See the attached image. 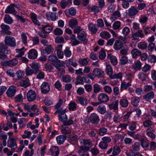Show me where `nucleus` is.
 Listing matches in <instances>:
<instances>
[{
	"label": "nucleus",
	"instance_id": "nucleus-5",
	"mask_svg": "<svg viewBox=\"0 0 156 156\" xmlns=\"http://www.w3.org/2000/svg\"><path fill=\"white\" fill-rule=\"evenodd\" d=\"M27 99L29 102L34 100L36 97V94L35 91L32 90H30L27 93Z\"/></svg>",
	"mask_w": 156,
	"mask_h": 156
},
{
	"label": "nucleus",
	"instance_id": "nucleus-25",
	"mask_svg": "<svg viewBox=\"0 0 156 156\" xmlns=\"http://www.w3.org/2000/svg\"><path fill=\"white\" fill-rule=\"evenodd\" d=\"M50 151L51 152L52 155L53 156H58L59 154V149L55 146L51 147Z\"/></svg>",
	"mask_w": 156,
	"mask_h": 156
},
{
	"label": "nucleus",
	"instance_id": "nucleus-29",
	"mask_svg": "<svg viewBox=\"0 0 156 156\" xmlns=\"http://www.w3.org/2000/svg\"><path fill=\"white\" fill-rule=\"evenodd\" d=\"M69 39L72 41V45H76L80 43V41L76 39L75 35L73 34H70Z\"/></svg>",
	"mask_w": 156,
	"mask_h": 156
},
{
	"label": "nucleus",
	"instance_id": "nucleus-58",
	"mask_svg": "<svg viewBox=\"0 0 156 156\" xmlns=\"http://www.w3.org/2000/svg\"><path fill=\"white\" fill-rule=\"evenodd\" d=\"M122 77V74L121 73H118L115 74L113 75L112 74L110 76L111 79H118L121 80Z\"/></svg>",
	"mask_w": 156,
	"mask_h": 156
},
{
	"label": "nucleus",
	"instance_id": "nucleus-23",
	"mask_svg": "<svg viewBox=\"0 0 156 156\" xmlns=\"http://www.w3.org/2000/svg\"><path fill=\"white\" fill-rule=\"evenodd\" d=\"M108 59H109L112 64L116 65L118 63V60L115 56L111 54H108L107 56Z\"/></svg>",
	"mask_w": 156,
	"mask_h": 156
},
{
	"label": "nucleus",
	"instance_id": "nucleus-43",
	"mask_svg": "<svg viewBox=\"0 0 156 156\" xmlns=\"http://www.w3.org/2000/svg\"><path fill=\"white\" fill-rule=\"evenodd\" d=\"M119 102L118 100L115 101L112 104L108 105L109 108L110 109H114L116 110L118 108V105Z\"/></svg>",
	"mask_w": 156,
	"mask_h": 156
},
{
	"label": "nucleus",
	"instance_id": "nucleus-26",
	"mask_svg": "<svg viewBox=\"0 0 156 156\" xmlns=\"http://www.w3.org/2000/svg\"><path fill=\"white\" fill-rule=\"evenodd\" d=\"M29 66L33 69L34 74H37L39 72V65L38 63H32Z\"/></svg>",
	"mask_w": 156,
	"mask_h": 156
},
{
	"label": "nucleus",
	"instance_id": "nucleus-21",
	"mask_svg": "<svg viewBox=\"0 0 156 156\" xmlns=\"http://www.w3.org/2000/svg\"><path fill=\"white\" fill-rule=\"evenodd\" d=\"M154 96V92L152 91L149 92L147 94L143 96V98L147 101H150L151 100L153 99Z\"/></svg>",
	"mask_w": 156,
	"mask_h": 156
},
{
	"label": "nucleus",
	"instance_id": "nucleus-38",
	"mask_svg": "<svg viewBox=\"0 0 156 156\" xmlns=\"http://www.w3.org/2000/svg\"><path fill=\"white\" fill-rule=\"evenodd\" d=\"M77 105L74 102H70L69 104L68 109L70 111L75 110L77 108Z\"/></svg>",
	"mask_w": 156,
	"mask_h": 156
},
{
	"label": "nucleus",
	"instance_id": "nucleus-22",
	"mask_svg": "<svg viewBox=\"0 0 156 156\" xmlns=\"http://www.w3.org/2000/svg\"><path fill=\"white\" fill-rule=\"evenodd\" d=\"M142 66V63L139 60H136L135 61L134 64L132 67V69L136 71L140 70Z\"/></svg>",
	"mask_w": 156,
	"mask_h": 156
},
{
	"label": "nucleus",
	"instance_id": "nucleus-17",
	"mask_svg": "<svg viewBox=\"0 0 156 156\" xmlns=\"http://www.w3.org/2000/svg\"><path fill=\"white\" fill-rule=\"evenodd\" d=\"M123 46V43L120 40L118 39L115 41L113 47L115 50H119L122 48Z\"/></svg>",
	"mask_w": 156,
	"mask_h": 156
},
{
	"label": "nucleus",
	"instance_id": "nucleus-28",
	"mask_svg": "<svg viewBox=\"0 0 156 156\" xmlns=\"http://www.w3.org/2000/svg\"><path fill=\"white\" fill-rule=\"evenodd\" d=\"M88 28L89 30L92 34H95L98 31V29L97 28V25L90 23L88 25Z\"/></svg>",
	"mask_w": 156,
	"mask_h": 156
},
{
	"label": "nucleus",
	"instance_id": "nucleus-44",
	"mask_svg": "<svg viewBox=\"0 0 156 156\" xmlns=\"http://www.w3.org/2000/svg\"><path fill=\"white\" fill-rule=\"evenodd\" d=\"M48 60L53 62L59 63L60 60L58 59L57 57L53 54H51L48 57Z\"/></svg>",
	"mask_w": 156,
	"mask_h": 156
},
{
	"label": "nucleus",
	"instance_id": "nucleus-53",
	"mask_svg": "<svg viewBox=\"0 0 156 156\" xmlns=\"http://www.w3.org/2000/svg\"><path fill=\"white\" fill-rule=\"evenodd\" d=\"M24 48L23 47L21 49H16V52L18 53V54L16 56V57H21L24 54V51H23L24 50Z\"/></svg>",
	"mask_w": 156,
	"mask_h": 156
},
{
	"label": "nucleus",
	"instance_id": "nucleus-31",
	"mask_svg": "<svg viewBox=\"0 0 156 156\" xmlns=\"http://www.w3.org/2000/svg\"><path fill=\"white\" fill-rule=\"evenodd\" d=\"M66 137L64 135H60L56 137L57 144L59 145L62 144L66 139Z\"/></svg>",
	"mask_w": 156,
	"mask_h": 156
},
{
	"label": "nucleus",
	"instance_id": "nucleus-39",
	"mask_svg": "<svg viewBox=\"0 0 156 156\" xmlns=\"http://www.w3.org/2000/svg\"><path fill=\"white\" fill-rule=\"evenodd\" d=\"M131 82L130 81L127 83H126V82H124L121 83L120 86V90H122L123 89L126 90L128 87L131 86Z\"/></svg>",
	"mask_w": 156,
	"mask_h": 156
},
{
	"label": "nucleus",
	"instance_id": "nucleus-35",
	"mask_svg": "<svg viewBox=\"0 0 156 156\" xmlns=\"http://www.w3.org/2000/svg\"><path fill=\"white\" fill-rule=\"evenodd\" d=\"M105 72L107 75L110 76L113 73V69L111 66L109 64H107L106 66Z\"/></svg>",
	"mask_w": 156,
	"mask_h": 156
},
{
	"label": "nucleus",
	"instance_id": "nucleus-49",
	"mask_svg": "<svg viewBox=\"0 0 156 156\" xmlns=\"http://www.w3.org/2000/svg\"><path fill=\"white\" fill-rule=\"evenodd\" d=\"M128 124L129 128L130 130L133 131L136 129L137 123L136 122H132L130 123L129 122Z\"/></svg>",
	"mask_w": 156,
	"mask_h": 156
},
{
	"label": "nucleus",
	"instance_id": "nucleus-3",
	"mask_svg": "<svg viewBox=\"0 0 156 156\" xmlns=\"http://www.w3.org/2000/svg\"><path fill=\"white\" fill-rule=\"evenodd\" d=\"M18 63V61L16 59L13 58L9 61L2 62V65L3 67L8 66L12 67L16 66Z\"/></svg>",
	"mask_w": 156,
	"mask_h": 156
},
{
	"label": "nucleus",
	"instance_id": "nucleus-15",
	"mask_svg": "<svg viewBox=\"0 0 156 156\" xmlns=\"http://www.w3.org/2000/svg\"><path fill=\"white\" fill-rule=\"evenodd\" d=\"M38 55L37 51L34 49H32L30 50L28 53V58L32 59L36 58Z\"/></svg>",
	"mask_w": 156,
	"mask_h": 156
},
{
	"label": "nucleus",
	"instance_id": "nucleus-20",
	"mask_svg": "<svg viewBox=\"0 0 156 156\" xmlns=\"http://www.w3.org/2000/svg\"><path fill=\"white\" fill-rule=\"evenodd\" d=\"M147 135L149 137L152 139H154L155 137V135L153 133L154 130L152 127H149L147 128L146 131Z\"/></svg>",
	"mask_w": 156,
	"mask_h": 156
},
{
	"label": "nucleus",
	"instance_id": "nucleus-60",
	"mask_svg": "<svg viewBox=\"0 0 156 156\" xmlns=\"http://www.w3.org/2000/svg\"><path fill=\"white\" fill-rule=\"evenodd\" d=\"M100 35L102 38L105 39H108L111 37L110 34L108 32L105 31L101 32L100 33Z\"/></svg>",
	"mask_w": 156,
	"mask_h": 156
},
{
	"label": "nucleus",
	"instance_id": "nucleus-51",
	"mask_svg": "<svg viewBox=\"0 0 156 156\" xmlns=\"http://www.w3.org/2000/svg\"><path fill=\"white\" fill-rule=\"evenodd\" d=\"M140 144L139 143L135 142L132 146V150L133 151H138L140 149Z\"/></svg>",
	"mask_w": 156,
	"mask_h": 156
},
{
	"label": "nucleus",
	"instance_id": "nucleus-33",
	"mask_svg": "<svg viewBox=\"0 0 156 156\" xmlns=\"http://www.w3.org/2000/svg\"><path fill=\"white\" fill-rule=\"evenodd\" d=\"M89 59L88 58H85L83 59H79V62L80 66H86L88 63Z\"/></svg>",
	"mask_w": 156,
	"mask_h": 156
},
{
	"label": "nucleus",
	"instance_id": "nucleus-4",
	"mask_svg": "<svg viewBox=\"0 0 156 156\" xmlns=\"http://www.w3.org/2000/svg\"><path fill=\"white\" fill-rule=\"evenodd\" d=\"M98 99L100 103L102 104L108 102L109 100V98L106 94L101 93L98 95Z\"/></svg>",
	"mask_w": 156,
	"mask_h": 156
},
{
	"label": "nucleus",
	"instance_id": "nucleus-16",
	"mask_svg": "<svg viewBox=\"0 0 156 156\" xmlns=\"http://www.w3.org/2000/svg\"><path fill=\"white\" fill-rule=\"evenodd\" d=\"M144 36V34L142 30H140L136 32L135 33L133 34L132 35V37L133 40H138L139 37L142 38Z\"/></svg>",
	"mask_w": 156,
	"mask_h": 156
},
{
	"label": "nucleus",
	"instance_id": "nucleus-54",
	"mask_svg": "<svg viewBox=\"0 0 156 156\" xmlns=\"http://www.w3.org/2000/svg\"><path fill=\"white\" fill-rule=\"evenodd\" d=\"M128 126V123H120L117 127V131H121L123 129H126L127 126Z\"/></svg>",
	"mask_w": 156,
	"mask_h": 156
},
{
	"label": "nucleus",
	"instance_id": "nucleus-46",
	"mask_svg": "<svg viewBox=\"0 0 156 156\" xmlns=\"http://www.w3.org/2000/svg\"><path fill=\"white\" fill-rule=\"evenodd\" d=\"M132 112H129L125 115L123 117V121L124 122L128 123L130 120L129 117L131 114Z\"/></svg>",
	"mask_w": 156,
	"mask_h": 156
},
{
	"label": "nucleus",
	"instance_id": "nucleus-8",
	"mask_svg": "<svg viewBox=\"0 0 156 156\" xmlns=\"http://www.w3.org/2000/svg\"><path fill=\"white\" fill-rule=\"evenodd\" d=\"M0 27L2 30L0 31V34H7L8 35L10 34L11 32L9 31L10 28L8 25L2 24L0 26Z\"/></svg>",
	"mask_w": 156,
	"mask_h": 156
},
{
	"label": "nucleus",
	"instance_id": "nucleus-52",
	"mask_svg": "<svg viewBox=\"0 0 156 156\" xmlns=\"http://www.w3.org/2000/svg\"><path fill=\"white\" fill-rule=\"evenodd\" d=\"M44 102L45 104L47 106H50L53 104V99H51L48 97L45 98Z\"/></svg>",
	"mask_w": 156,
	"mask_h": 156
},
{
	"label": "nucleus",
	"instance_id": "nucleus-12",
	"mask_svg": "<svg viewBox=\"0 0 156 156\" xmlns=\"http://www.w3.org/2000/svg\"><path fill=\"white\" fill-rule=\"evenodd\" d=\"M20 84L21 86L24 88L27 87L31 85L30 80L27 77L24 78L21 80L20 82Z\"/></svg>",
	"mask_w": 156,
	"mask_h": 156
},
{
	"label": "nucleus",
	"instance_id": "nucleus-6",
	"mask_svg": "<svg viewBox=\"0 0 156 156\" xmlns=\"http://www.w3.org/2000/svg\"><path fill=\"white\" fill-rule=\"evenodd\" d=\"M41 92L43 94L48 93L50 90L49 84L47 82H44L41 86Z\"/></svg>",
	"mask_w": 156,
	"mask_h": 156
},
{
	"label": "nucleus",
	"instance_id": "nucleus-62",
	"mask_svg": "<svg viewBox=\"0 0 156 156\" xmlns=\"http://www.w3.org/2000/svg\"><path fill=\"white\" fill-rule=\"evenodd\" d=\"M121 22L118 21H115L113 24L112 27L114 30L119 29L120 27Z\"/></svg>",
	"mask_w": 156,
	"mask_h": 156
},
{
	"label": "nucleus",
	"instance_id": "nucleus-19",
	"mask_svg": "<svg viewBox=\"0 0 156 156\" xmlns=\"http://www.w3.org/2000/svg\"><path fill=\"white\" fill-rule=\"evenodd\" d=\"M66 112V110H63L62 112L60 113V115H59L58 120L63 123L67 121L68 119L67 116L65 114Z\"/></svg>",
	"mask_w": 156,
	"mask_h": 156
},
{
	"label": "nucleus",
	"instance_id": "nucleus-32",
	"mask_svg": "<svg viewBox=\"0 0 156 156\" xmlns=\"http://www.w3.org/2000/svg\"><path fill=\"white\" fill-rule=\"evenodd\" d=\"M86 149L84 147L81 146L80 148V150L78 151V153L81 156H89L88 152L85 151Z\"/></svg>",
	"mask_w": 156,
	"mask_h": 156
},
{
	"label": "nucleus",
	"instance_id": "nucleus-34",
	"mask_svg": "<svg viewBox=\"0 0 156 156\" xmlns=\"http://www.w3.org/2000/svg\"><path fill=\"white\" fill-rule=\"evenodd\" d=\"M140 100V98L138 97H134L132 98L131 104L134 107H136L139 105Z\"/></svg>",
	"mask_w": 156,
	"mask_h": 156
},
{
	"label": "nucleus",
	"instance_id": "nucleus-55",
	"mask_svg": "<svg viewBox=\"0 0 156 156\" xmlns=\"http://www.w3.org/2000/svg\"><path fill=\"white\" fill-rule=\"evenodd\" d=\"M120 64L124 65L127 64L128 62V58L126 56H122L120 59Z\"/></svg>",
	"mask_w": 156,
	"mask_h": 156
},
{
	"label": "nucleus",
	"instance_id": "nucleus-63",
	"mask_svg": "<svg viewBox=\"0 0 156 156\" xmlns=\"http://www.w3.org/2000/svg\"><path fill=\"white\" fill-rule=\"evenodd\" d=\"M78 136L77 135L70 136L68 139V141L73 144V141H76L78 139Z\"/></svg>",
	"mask_w": 156,
	"mask_h": 156
},
{
	"label": "nucleus",
	"instance_id": "nucleus-50",
	"mask_svg": "<svg viewBox=\"0 0 156 156\" xmlns=\"http://www.w3.org/2000/svg\"><path fill=\"white\" fill-rule=\"evenodd\" d=\"M121 150L118 146L116 145L113 146L112 151L113 154L117 155L119 154Z\"/></svg>",
	"mask_w": 156,
	"mask_h": 156
},
{
	"label": "nucleus",
	"instance_id": "nucleus-40",
	"mask_svg": "<svg viewBox=\"0 0 156 156\" xmlns=\"http://www.w3.org/2000/svg\"><path fill=\"white\" fill-rule=\"evenodd\" d=\"M98 112L101 115H104L106 112L105 107L103 105H99L97 108Z\"/></svg>",
	"mask_w": 156,
	"mask_h": 156
},
{
	"label": "nucleus",
	"instance_id": "nucleus-7",
	"mask_svg": "<svg viewBox=\"0 0 156 156\" xmlns=\"http://www.w3.org/2000/svg\"><path fill=\"white\" fill-rule=\"evenodd\" d=\"M16 91L15 87L13 86H11L7 90L6 94L8 97L12 98L14 96Z\"/></svg>",
	"mask_w": 156,
	"mask_h": 156
},
{
	"label": "nucleus",
	"instance_id": "nucleus-2",
	"mask_svg": "<svg viewBox=\"0 0 156 156\" xmlns=\"http://www.w3.org/2000/svg\"><path fill=\"white\" fill-rule=\"evenodd\" d=\"M5 43L6 45L12 47L16 46V42L15 38L10 36H6L5 37Z\"/></svg>",
	"mask_w": 156,
	"mask_h": 156
},
{
	"label": "nucleus",
	"instance_id": "nucleus-47",
	"mask_svg": "<svg viewBox=\"0 0 156 156\" xmlns=\"http://www.w3.org/2000/svg\"><path fill=\"white\" fill-rule=\"evenodd\" d=\"M10 140L11 141L9 144H8V147L10 148L15 147V148H17V145L16 143L15 139L14 138H12Z\"/></svg>",
	"mask_w": 156,
	"mask_h": 156
},
{
	"label": "nucleus",
	"instance_id": "nucleus-30",
	"mask_svg": "<svg viewBox=\"0 0 156 156\" xmlns=\"http://www.w3.org/2000/svg\"><path fill=\"white\" fill-rule=\"evenodd\" d=\"M54 50V49L52 48L51 45H48L45 48V50L42 49L41 50V54L44 55V53H47L48 54L52 52Z\"/></svg>",
	"mask_w": 156,
	"mask_h": 156
},
{
	"label": "nucleus",
	"instance_id": "nucleus-64",
	"mask_svg": "<svg viewBox=\"0 0 156 156\" xmlns=\"http://www.w3.org/2000/svg\"><path fill=\"white\" fill-rule=\"evenodd\" d=\"M99 147L102 149H106L108 147V144L105 142L101 141L99 144Z\"/></svg>",
	"mask_w": 156,
	"mask_h": 156
},
{
	"label": "nucleus",
	"instance_id": "nucleus-56",
	"mask_svg": "<svg viewBox=\"0 0 156 156\" xmlns=\"http://www.w3.org/2000/svg\"><path fill=\"white\" fill-rule=\"evenodd\" d=\"M25 72L26 75L27 76H30L34 73V72L33 69H31L29 66H27L25 69Z\"/></svg>",
	"mask_w": 156,
	"mask_h": 156
},
{
	"label": "nucleus",
	"instance_id": "nucleus-48",
	"mask_svg": "<svg viewBox=\"0 0 156 156\" xmlns=\"http://www.w3.org/2000/svg\"><path fill=\"white\" fill-rule=\"evenodd\" d=\"M4 20V22L8 24H11L13 22L12 18L9 15H5Z\"/></svg>",
	"mask_w": 156,
	"mask_h": 156
},
{
	"label": "nucleus",
	"instance_id": "nucleus-14",
	"mask_svg": "<svg viewBox=\"0 0 156 156\" xmlns=\"http://www.w3.org/2000/svg\"><path fill=\"white\" fill-rule=\"evenodd\" d=\"M5 13H11L14 15L16 14L17 12L15 10L13 4H12L7 7L5 11Z\"/></svg>",
	"mask_w": 156,
	"mask_h": 156
},
{
	"label": "nucleus",
	"instance_id": "nucleus-18",
	"mask_svg": "<svg viewBox=\"0 0 156 156\" xmlns=\"http://www.w3.org/2000/svg\"><path fill=\"white\" fill-rule=\"evenodd\" d=\"M41 30L44 31L47 34L51 32L52 30V27L47 23L41 25Z\"/></svg>",
	"mask_w": 156,
	"mask_h": 156
},
{
	"label": "nucleus",
	"instance_id": "nucleus-11",
	"mask_svg": "<svg viewBox=\"0 0 156 156\" xmlns=\"http://www.w3.org/2000/svg\"><path fill=\"white\" fill-rule=\"evenodd\" d=\"M93 71L95 77L98 78H101L103 77L105 75L104 72L99 69L94 68Z\"/></svg>",
	"mask_w": 156,
	"mask_h": 156
},
{
	"label": "nucleus",
	"instance_id": "nucleus-57",
	"mask_svg": "<svg viewBox=\"0 0 156 156\" xmlns=\"http://www.w3.org/2000/svg\"><path fill=\"white\" fill-rule=\"evenodd\" d=\"M31 18L33 22L36 25L39 26V23L37 19V16L34 13L31 14Z\"/></svg>",
	"mask_w": 156,
	"mask_h": 156
},
{
	"label": "nucleus",
	"instance_id": "nucleus-42",
	"mask_svg": "<svg viewBox=\"0 0 156 156\" xmlns=\"http://www.w3.org/2000/svg\"><path fill=\"white\" fill-rule=\"evenodd\" d=\"M62 128L61 131L62 133L64 135H67L70 134L72 131L71 129L68 127H63L62 126Z\"/></svg>",
	"mask_w": 156,
	"mask_h": 156
},
{
	"label": "nucleus",
	"instance_id": "nucleus-10",
	"mask_svg": "<svg viewBox=\"0 0 156 156\" xmlns=\"http://www.w3.org/2000/svg\"><path fill=\"white\" fill-rule=\"evenodd\" d=\"M90 120V122L94 124H98L100 120L98 116L95 113H92L91 114Z\"/></svg>",
	"mask_w": 156,
	"mask_h": 156
},
{
	"label": "nucleus",
	"instance_id": "nucleus-27",
	"mask_svg": "<svg viewBox=\"0 0 156 156\" xmlns=\"http://www.w3.org/2000/svg\"><path fill=\"white\" fill-rule=\"evenodd\" d=\"M131 53L133 58H136L141 55V52L138 49L136 48L133 49L131 51Z\"/></svg>",
	"mask_w": 156,
	"mask_h": 156
},
{
	"label": "nucleus",
	"instance_id": "nucleus-1",
	"mask_svg": "<svg viewBox=\"0 0 156 156\" xmlns=\"http://www.w3.org/2000/svg\"><path fill=\"white\" fill-rule=\"evenodd\" d=\"M73 33H77V38L81 41L87 42L88 40L87 38V34L83 29H81L79 26H77L74 29Z\"/></svg>",
	"mask_w": 156,
	"mask_h": 156
},
{
	"label": "nucleus",
	"instance_id": "nucleus-37",
	"mask_svg": "<svg viewBox=\"0 0 156 156\" xmlns=\"http://www.w3.org/2000/svg\"><path fill=\"white\" fill-rule=\"evenodd\" d=\"M83 143L85 146V148L86 150H88L89 149L90 147L92 145V142L89 140H83Z\"/></svg>",
	"mask_w": 156,
	"mask_h": 156
},
{
	"label": "nucleus",
	"instance_id": "nucleus-45",
	"mask_svg": "<svg viewBox=\"0 0 156 156\" xmlns=\"http://www.w3.org/2000/svg\"><path fill=\"white\" fill-rule=\"evenodd\" d=\"M120 16L121 14L120 12L117 10L114 12L111 18V19L112 21H115L117 18L120 17Z\"/></svg>",
	"mask_w": 156,
	"mask_h": 156
},
{
	"label": "nucleus",
	"instance_id": "nucleus-41",
	"mask_svg": "<svg viewBox=\"0 0 156 156\" xmlns=\"http://www.w3.org/2000/svg\"><path fill=\"white\" fill-rule=\"evenodd\" d=\"M119 102L121 106L123 108L127 107L129 104V102L126 99H122L120 100Z\"/></svg>",
	"mask_w": 156,
	"mask_h": 156
},
{
	"label": "nucleus",
	"instance_id": "nucleus-9",
	"mask_svg": "<svg viewBox=\"0 0 156 156\" xmlns=\"http://www.w3.org/2000/svg\"><path fill=\"white\" fill-rule=\"evenodd\" d=\"M139 11L134 6H131L128 10V14L129 16L132 17L135 16L138 13Z\"/></svg>",
	"mask_w": 156,
	"mask_h": 156
},
{
	"label": "nucleus",
	"instance_id": "nucleus-24",
	"mask_svg": "<svg viewBox=\"0 0 156 156\" xmlns=\"http://www.w3.org/2000/svg\"><path fill=\"white\" fill-rule=\"evenodd\" d=\"M78 24V21L76 19L73 18L71 19L68 22L69 26L71 28H75Z\"/></svg>",
	"mask_w": 156,
	"mask_h": 156
},
{
	"label": "nucleus",
	"instance_id": "nucleus-36",
	"mask_svg": "<svg viewBox=\"0 0 156 156\" xmlns=\"http://www.w3.org/2000/svg\"><path fill=\"white\" fill-rule=\"evenodd\" d=\"M78 100L80 104L82 105L86 106L88 104L87 99L86 98L79 97Z\"/></svg>",
	"mask_w": 156,
	"mask_h": 156
},
{
	"label": "nucleus",
	"instance_id": "nucleus-59",
	"mask_svg": "<svg viewBox=\"0 0 156 156\" xmlns=\"http://www.w3.org/2000/svg\"><path fill=\"white\" fill-rule=\"evenodd\" d=\"M108 130L106 128L104 127L101 128L99 129L98 134L100 136H103L107 134Z\"/></svg>",
	"mask_w": 156,
	"mask_h": 156
},
{
	"label": "nucleus",
	"instance_id": "nucleus-13",
	"mask_svg": "<svg viewBox=\"0 0 156 156\" xmlns=\"http://www.w3.org/2000/svg\"><path fill=\"white\" fill-rule=\"evenodd\" d=\"M47 19L50 20L55 21L58 19V16H56V13L49 12L46 13V14Z\"/></svg>",
	"mask_w": 156,
	"mask_h": 156
},
{
	"label": "nucleus",
	"instance_id": "nucleus-61",
	"mask_svg": "<svg viewBox=\"0 0 156 156\" xmlns=\"http://www.w3.org/2000/svg\"><path fill=\"white\" fill-rule=\"evenodd\" d=\"M64 53L65 56L67 57H69L71 55V51L70 50V48L66 47L63 51Z\"/></svg>",
	"mask_w": 156,
	"mask_h": 156
}]
</instances>
